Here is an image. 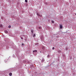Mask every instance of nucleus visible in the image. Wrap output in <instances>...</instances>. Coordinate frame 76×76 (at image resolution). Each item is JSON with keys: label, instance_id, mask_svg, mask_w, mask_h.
I'll return each instance as SVG.
<instances>
[{"label": "nucleus", "instance_id": "f257e3e1", "mask_svg": "<svg viewBox=\"0 0 76 76\" xmlns=\"http://www.w3.org/2000/svg\"><path fill=\"white\" fill-rule=\"evenodd\" d=\"M40 39L42 41L44 40V37L43 36H41L40 37Z\"/></svg>", "mask_w": 76, "mask_h": 76}, {"label": "nucleus", "instance_id": "f03ea898", "mask_svg": "<svg viewBox=\"0 0 76 76\" xmlns=\"http://www.w3.org/2000/svg\"><path fill=\"white\" fill-rule=\"evenodd\" d=\"M37 15H38V17H39V16H40V14L38 13H37Z\"/></svg>", "mask_w": 76, "mask_h": 76}, {"label": "nucleus", "instance_id": "7ed1b4c3", "mask_svg": "<svg viewBox=\"0 0 76 76\" xmlns=\"http://www.w3.org/2000/svg\"><path fill=\"white\" fill-rule=\"evenodd\" d=\"M4 32L5 33V34H7L8 33V32L7 30H5L4 31Z\"/></svg>", "mask_w": 76, "mask_h": 76}, {"label": "nucleus", "instance_id": "20e7f679", "mask_svg": "<svg viewBox=\"0 0 76 76\" xmlns=\"http://www.w3.org/2000/svg\"><path fill=\"white\" fill-rule=\"evenodd\" d=\"M60 28L61 29H62V25H60Z\"/></svg>", "mask_w": 76, "mask_h": 76}, {"label": "nucleus", "instance_id": "39448f33", "mask_svg": "<svg viewBox=\"0 0 76 76\" xmlns=\"http://www.w3.org/2000/svg\"><path fill=\"white\" fill-rule=\"evenodd\" d=\"M42 49H43V50H45V48L44 47L42 46Z\"/></svg>", "mask_w": 76, "mask_h": 76}, {"label": "nucleus", "instance_id": "423d86ee", "mask_svg": "<svg viewBox=\"0 0 76 76\" xmlns=\"http://www.w3.org/2000/svg\"><path fill=\"white\" fill-rule=\"evenodd\" d=\"M33 53H35V52H37V50H33Z\"/></svg>", "mask_w": 76, "mask_h": 76}, {"label": "nucleus", "instance_id": "0eeeda50", "mask_svg": "<svg viewBox=\"0 0 76 76\" xmlns=\"http://www.w3.org/2000/svg\"><path fill=\"white\" fill-rule=\"evenodd\" d=\"M9 75H10V76H12V73H10L9 74Z\"/></svg>", "mask_w": 76, "mask_h": 76}, {"label": "nucleus", "instance_id": "6e6552de", "mask_svg": "<svg viewBox=\"0 0 76 76\" xmlns=\"http://www.w3.org/2000/svg\"><path fill=\"white\" fill-rule=\"evenodd\" d=\"M65 50H66V51H67V50H68V49L67 48H66Z\"/></svg>", "mask_w": 76, "mask_h": 76}, {"label": "nucleus", "instance_id": "1a4fd4ad", "mask_svg": "<svg viewBox=\"0 0 76 76\" xmlns=\"http://www.w3.org/2000/svg\"><path fill=\"white\" fill-rule=\"evenodd\" d=\"M25 1L26 2V3H27L28 2V0H25Z\"/></svg>", "mask_w": 76, "mask_h": 76}, {"label": "nucleus", "instance_id": "9d476101", "mask_svg": "<svg viewBox=\"0 0 76 76\" xmlns=\"http://www.w3.org/2000/svg\"><path fill=\"white\" fill-rule=\"evenodd\" d=\"M8 28H11V26H8Z\"/></svg>", "mask_w": 76, "mask_h": 76}, {"label": "nucleus", "instance_id": "9b49d317", "mask_svg": "<svg viewBox=\"0 0 76 76\" xmlns=\"http://www.w3.org/2000/svg\"><path fill=\"white\" fill-rule=\"evenodd\" d=\"M35 34H34V35H33V37H35Z\"/></svg>", "mask_w": 76, "mask_h": 76}, {"label": "nucleus", "instance_id": "f8f14e48", "mask_svg": "<svg viewBox=\"0 0 76 76\" xmlns=\"http://www.w3.org/2000/svg\"><path fill=\"white\" fill-rule=\"evenodd\" d=\"M52 23H54V21L53 20H52Z\"/></svg>", "mask_w": 76, "mask_h": 76}, {"label": "nucleus", "instance_id": "ddd939ff", "mask_svg": "<svg viewBox=\"0 0 76 76\" xmlns=\"http://www.w3.org/2000/svg\"><path fill=\"white\" fill-rule=\"evenodd\" d=\"M0 27H3V26H2V25H0Z\"/></svg>", "mask_w": 76, "mask_h": 76}, {"label": "nucleus", "instance_id": "4468645a", "mask_svg": "<svg viewBox=\"0 0 76 76\" xmlns=\"http://www.w3.org/2000/svg\"><path fill=\"white\" fill-rule=\"evenodd\" d=\"M39 29H41V27H39Z\"/></svg>", "mask_w": 76, "mask_h": 76}, {"label": "nucleus", "instance_id": "2eb2a0df", "mask_svg": "<svg viewBox=\"0 0 76 76\" xmlns=\"http://www.w3.org/2000/svg\"><path fill=\"white\" fill-rule=\"evenodd\" d=\"M31 33H32V34H33V30H32L31 31Z\"/></svg>", "mask_w": 76, "mask_h": 76}, {"label": "nucleus", "instance_id": "dca6fc26", "mask_svg": "<svg viewBox=\"0 0 76 76\" xmlns=\"http://www.w3.org/2000/svg\"><path fill=\"white\" fill-rule=\"evenodd\" d=\"M21 39H23V37H22L21 38Z\"/></svg>", "mask_w": 76, "mask_h": 76}, {"label": "nucleus", "instance_id": "f3484780", "mask_svg": "<svg viewBox=\"0 0 76 76\" xmlns=\"http://www.w3.org/2000/svg\"><path fill=\"white\" fill-rule=\"evenodd\" d=\"M52 49L53 50H54V47L52 48Z\"/></svg>", "mask_w": 76, "mask_h": 76}, {"label": "nucleus", "instance_id": "a211bd4d", "mask_svg": "<svg viewBox=\"0 0 76 76\" xmlns=\"http://www.w3.org/2000/svg\"><path fill=\"white\" fill-rule=\"evenodd\" d=\"M40 17H42V15H40Z\"/></svg>", "mask_w": 76, "mask_h": 76}, {"label": "nucleus", "instance_id": "6ab92c4d", "mask_svg": "<svg viewBox=\"0 0 76 76\" xmlns=\"http://www.w3.org/2000/svg\"><path fill=\"white\" fill-rule=\"evenodd\" d=\"M40 53H41V51H40Z\"/></svg>", "mask_w": 76, "mask_h": 76}, {"label": "nucleus", "instance_id": "aec40b11", "mask_svg": "<svg viewBox=\"0 0 76 76\" xmlns=\"http://www.w3.org/2000/svg\"><path fill=\"white\" fill-rule=\"evenodd\" d=\"M22 45H23V44H22Z\"/></svg>", "mask_w": 76, "mask_h": 76}]
</instances>
